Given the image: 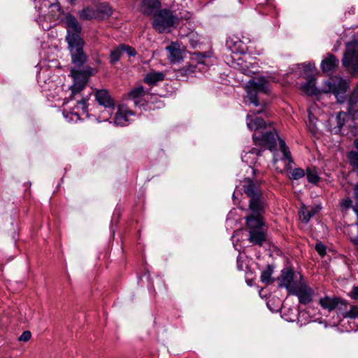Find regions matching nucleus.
<instances>
[{
  "instance_id": "1",
  "label": "nucleus",
  "mask_w": 358,
  "mask_h": 358,
  "mask_svg": "<svg viewBox=\"0 0 358 358\" xmlns=\"http://www.w3.org/2000/svg\"><path fill=\"white\" fill-rule=\"evenodd\" d=\"M350 89L349 83L342 78L335 77L324 83L322 90L324 93H332L338 103H347V113L353 120H358V84L347 99L346 93Z\"/></svg>"
},
{
  "instance_id": "2",
  "label": "nucleus",
  "mask_w": 358,
  "mask_h": 358,
  "mask_svg": "<svg viewBox=\"0 0 358 358\" xmlns=\"http://www.w3.org/2000/svg\"><path fill=\"white\" fill-rule=\"evenodd\" d=\"M277 138L279 140V145L281 152L283 154V160L285 164V169L289 171L288 177L290 180H297L305 176V171L301 168L292 169L290 164L294 163L292 158L291 153L289 148L286 145L285 142L280 139L276 131H266L262 134L259 136H256L255 134L252 136L254 143L256 145H259L264 148L272 150L276 147Z\"/></svg>"
},
{
  "instance_id": "3",
  "label": "nucleus",
  "mask_w": 358,
  "mask_h": 358,
  "mask_svg": "<svg viewBox=\"0 0 358 358\" xmlns=\"http://www.w3.org/2000/svg\"><path fill=\"white\" fill-rule=\"evenodd\" d=\"M65 24L67 29L66 40L72 62L76 67H81L87 61V56L83 50L85 41L80 35L81 26L78 20L71 15L66 17Z\"/></svg>"
},
{
  "instance_id": "4",
  "label": "nucleus",
  "mask_w": 358,
  "mask_h": 358,
  "mask_svg": "<svg viewBox=\"0 0 358 358\" xmlns=\"http://www.w3.org/2000/svg\"><path fill=\"white\" fill-rule=\"evenodd\" d=\"M180 18L168 9H161L153 15L152 25L159 33L170 32L171 29L178 24Z\"/></svg>"
},
{
  "instance_id": "5",
  "label": "nucleus",
  "mask_w": 358,
  "mask_h": 358,
  "mask_svg": "<svg viewBox=\"0 0 358 358\" xmlns=\"http://www.w3.org/2000/svg\"><path fill=\"white\" fill-rule=\"evenodd\" d=\"M243 182L244 192L250 199V210L251 212L259 213L262 208H264L262 192L259 185L248 178H245Z\"/></svg>"
},
{
  "instance_id": "6",
  "label": "nucleus",
  "mask_w": 358,
  "mask_h": 358,
  "mask_svg": "<svg viewBox=\"0 0 358 358\" xmlns=\"http://www.w3.org/2000/svg\"><path fill=\"white\" fill-rule=\"evenodd\" d=\"M246 101H249L255 106L262 105L258 99L259 94H266L269 90V81L264 77L250 79L246 85Z\"/></svg>"
},
{
  "instance_id": "7",
  "label": "nucleus",
  "mask_w": 358,
  "mask_h": 358,
  "mask_svg": "<svg viewBox=\"0 0 358 358\" xmlns=\"http://www.w3.org/2000/svg\"><path fill=\"white\" fill-rule=\"evenodd\" d=\"M343 65L353 76L358 74V42L348 43L342 60Z\"/></svg>"
},
{
  "instance_id": "8",
  "label": "nucleus",
  "mask_w": 358,
  "mask_h": 358,
  "mask_svg": "<svg viewBox=\"0 0 358 358\" xmlns=\"http://www.w3.org/2000/svg\"><path fill=\"white\" fill-rule=\"evenodd\" d=\"M87 101V99L85 98L78 101L76 109L81 108L82 114L85 115L87 117L90 116V112H93L92 115L96 117L98 122L108 121L115 111V104H112L111 107H110V110H108L106 106L99 108V109L94 108L93 109L91 108L89 110Z\"/></svg>"
},
{
  "instance_id": "9",
  "label": "nucleus",
  "mask_w": 358,
  "mask_h": 358,
  "mask_svg": "<svg viewBox=\"0 0 358 358\" xmlns=\"http://www.w3.org/2000/svg\"><path fill=\"white\" fill-rule=\"evenodd\" d=\"M302 275H300L298 284L289 294L296 296L301 304L306 305L313 301L315 292L305 281L302 280Z\"/></svg>"
},
{
  "instance_id": "10",
  "label": "nucleus",
  "mask_w": 358,
  "mask_h": 358,
  "mask_svg": "<svg viewBox=\"0 0 358 358\" xmlns=\"http://www.w3.org/2000/svg\"><path fill=\"white\" fill-rule=\"evenodd\" d=\"M249 38L241 37L238 35H232L227 38L226 41L227 48L234 54H245L248 51V43Z\"/></svg>"
},
{
  "instance_id": "11",
  "label": "nucleus",
  "mask_w": 358,
  "mask_h": 358,
  "mask_svg": "<svg viewBox=\"0 0 358 358\" xmlns=\"http://www.w3.org/2000/svg\"><path fill=\"white\" fill-rule=\"evenodd\" d=\"M294 271L290 268H287L282 270L280 275L278 278V286L285 287L288 294L293 290L299 282V281H294Z\"/></svg>"
},
{
  "instance_id": "12",
  "label": "nucleus",
  "mask_w": 358,
  "mask_h": 358,
  "mask_svg": "<svg viewBox=\"0 0 358 358\" xmlns=\"http://www.w3.org/2000/svg\"><path fill=\"white\" fill-rule=\"evenodd\" d=\"M348 115L347 113L343 111L337 113L336 115H331L328 120V130L335 134L340 133L348 120Z\"/></svg>"
},
{
  "instance_id": "13",
  "label": "nucleus",
  "mask_w": 358,
  "mask_h": 358,
  "mask_svg": "<svg viewBox=\"0 0 358 358\" xmlns=\"http://www.w3.org/2000/svg\"><path fill=\"white\" fill-rule=\"evenodd\" d=\"M124 53L127 54L128 57H135L137 55L136 50L133 47L127 44H120L110 51V63L113 65L115 64L120 61Z\"/></svg>"
},
{
  "instance_id": "14",
  "label": "nucleus",
  "mask_w": 358,
  "mask_h": 358,
  "mask_svg": "<svg viewBox=\"0 0 358 358\" xmlns=\"http://www.w3.org/2000/svg\"><path fill=\"white\" fill-rule=\"evenodd\" d=\"M319 304L323 309L329 312H331L334 310H343L346 308L347 306L345 301L341 298L336 296L330 297L329 296L321 298Z\"/></svg>"
},
{
  "instance_id": "15",
  "label": "nucleus",
  "mask_w": 358,
  "mask_h": 358,
  "mask_svg": "<svg viewBox=\"0 0 358 358\" xmlns=\"http://www.w3.org/2000/svg\"><path fill=\"white\" fill-rule=\"evenodd\" d=\"M95 100L98 103V106L95 107V109L102 108V106H108L107 108L110 110L112 104H115L113 99L110 95V93L106 90H99L94 93Z\"/></svg>"
},
{
  "instance_id": "16",
  "label": "nucleus",
  "mask_w": 358,
  "mask_h": 358,
  "mask_svg": "<svg viewBox=\"0 0 358 358\" xmlns=\"http://www.w3.org/2000/svg\"><path fill=\"white\" fill-rule=\"evenodd\" d=\"M263 111V109L252 111V114L247 115V126L250 130L256 131L265 127L266 123L262 117H257V115L261 114Z\"/></svg>"
},
{
  "instance_id": "17",
  "label": "nucleus",
  "mask_w": 358,
  "mask_h": 358,
  "mask_svg": "<svg viewBox=\"0 0 358 358\" xmlns=\"http://www.w3.org/2000/svg\"><path fill=\"white\" fill-rule=\"evenodd\" d=\"M264 208H262L259 213L252 212V215L246 217V226L250 229H263L264 222L262 220V213Z\"/></svg>"
},
{
  "instance_id": "18",
  "label": "nucleus",
  "mask_w": 358,
  "mask_h": 358,
  "mask_svg": "<svg viewBox=\"0 0 358 358\" xmlns=\"http://www.w3.org/2000/svg\"><path fill=\"white\" fill-rule=\"evenodd\" d=\"M169 52L168 59L171 63H178L183 59V51L178 43L172 42L166 48Z\"/></svg>"
},
{
  "instance_id": "19",
  "label": "nucleus",
  "mask_w": 358,
  "mask_h": 358,
  "mask_svg": "<svg viewBox=\"0 0 358 358\" xmlns=\"http://www.w3.org/2000/svg\"><path fill=\"white\" fill-rule=\"evenodd\" d=\"M133 115L134 113L127 108H120L115 113L114 124L121 127L126 126L129 122V116Z\"/></svg>"
},
{
  "instance_id": "20",
  "label": "nucleus",
  "mask_w": 358,
  "mask_h": 358,
  "mask_svg": "<svg viewBox=\"0 0 358 358\" xmlns=\"http://www.w3.org/2000/svg\"><path fill=\"white\" fill-rule=\"evenodd\" d=\"M161 6L158 0H143L141 5V10L142 13L146 16L155 14V10Z\"/></svg>"
},
{
  "instance_id": "21",
  "label": "nucleus",
  "mask_w": 358,
  "mask_h": 358,
  "mask_svg": "<svg viewBox=\"0 0 358 358\" xmlns=\"http://www.w3.org/2000/svg\"><path fill=\"white\" fill-rule=\"evenodd\" d=\"M249 241L253 245L262 246L266 241V235L263 229L249 230Z\"/></svg>"
},
{
  "instance_id": "22",
  "label": "nucleus",
  "mask_w": 358,
  "mask_h": 358,
  "mask_svg": "<svg viewBox=\"0 0 358 358\" xmlns=\"http://www.w3.org/2000/svg\"><path fill=\"white\" fill-rule=\"evenodd\" d=\"M339 64V60L333 55L329 54L321 62V69L323 72L334 71Z\"/></svg>"
},
{
  "instance_id": "23",
  "label": "nucleus",
  "mask_w": 358,
  "mask_h": 358,
  "mask_svg": "<svg viewBox=\"0 0 358 358\" xmlns=\"http://www.w3.org/2000/svg\"><path fill=\"white\" fill-rule=\"evenodd\" d=\"M315 78H309L305 83L301 84V90L309 96L317 95L319 90L315 86Z\"/></svg>"
},
{
  "instance_id": "24",
  "label": "nucleus",
  "mask_w": 358,
  "mask_h": 358,
  "mask_svg": "<svg viewBox=\"0 0 358 358\" xmlns=\"http://www.w3.org/2000/svg\"><path fill=\"white\" fill-rule=\"evenodd\" d=\"M145 92L143 86L136 87L128 92V99L134 101L135 105L139 104V99L145 96Z\"/></svg>"
},
{
  "instance_id": "25",
  "label": "nucleus",
  "mask_w": 358,
  "mask_h": 358,
  "mask_svg": "<svg viewBox=\"0 0 358 358\" xmlns=\"http://www.w3.org/2000/svg\"><path fill=\"white\" fill-rule=\"evenodd\" d=\"M344 233L348 236L353 244L358 245V229L355 224H348L345 227Z\"/></svg>"
},
{
  "instance_id": "26",
  "label": "nucleus",
  "mask_w": 358,
  "mask_h": 358,
  "mask_svg": "<svg viewBox=\"0 0 358 358\" xmlns=\"http://www.w3.org/2000/svg\"><path fill=\"white\" fill-rule=\"evenodd\" d=\"M164 79V74L162 72H150L146 74L144 81L147 84L153 85Z\"/></svg>"
},
{
  "instance_id": "27",
  "label": "nucleus",
  "mask_w": 358,
  "mask_h": 358,
  "mask_svg": "<svg viewBox=\"0 0 358 358\" xmlns=\"http://www.w3.org/2000/svg\"><path fill=\"white\" fill-rule=\"evenodd\" d=\"M72 76L73 77L75 82L71 87L73 93H78L80 92L85 86V80H82L80 82L77 81L76 79L78 78L80 72L78 70L72 69L71 71Z\"/></svg>"
},
{
  "instance_id": "28",
  "label": "nucleus",
  "mask_w": 358,
  "mask_h": 358,
  "mask_svg": "<svg viewBox=\"0 0 358 358\" xmlns=\"http://www.w3.org/2000/svg\"><path fill=\"white\" fill-rule=\"evenodd\" d=\"M354 145L355 148L358 150V138L355 140ZM348 157L350 164L357 169L358 175V152L354 150L350 151L348 152Z\"/></svg>"
},
{
  "instance_id": "29",
  "label": "nucleus",
  "mask_w": 358,
  "mask_h": 358,
  "mask_svg": "<svg viewBox=\"0 0 358 358\" xmlns=\"http://www.w3.org/2000/svg\"><path fill=\"white\" fill-rule=\"evenodd\" d=\"M305 175L308 181L313 185H317L320 180L317 171L315 169L307 168Z\"/></svg>"
},
{
  "instance_id": "30",
  "label": "nucleus",
  "mask_w": 358,
  "mask_h": 358,
  "mask_svg": "<svg viewBox=\"0 0 358 358\" xmlns=\"http://www.w3.org/2000/svg\"><path fill=\"white\" fill-rule=\"evenodd\" d=\"M317 212L318 210L315 208H312L310 210H308L306 208H302L301 210L300 217L304 223H308L310 218L313 217Z\"/></svg>"
},
{
  "instance_id": "31",
  "label": "nucleus",
  "mask_w": 358,
  "mask_h": 358,
  "mask_svg": "<svg viewBox=\"0 0 358 358\" xmlns=\"http://www.w3.org/2000/svg\"><path fill=\"white\" fill-rule=\"evenodd\" d=\"M78 15L83 20H89L95 18L96 14L94 10L86 7L78 12Z\"/></svg>"
},
{
  "instance_id": "32",
  "label": "nucleus",
  "mask_w": 358,
  "mask_h": 358,
  "mask_svg": "<svg viewBox=\"0 0 358 358\" xmlns=\"http://www.w3.org/2000/svg\"><path fill=\"white\" fill-rule=\"evenodd\" d=\"M96 14H103L106 15L107 17L110 16L112 14V8L110 6L109 3L107 2L100 3L96 6Z\"/></svg>"
},
{
  "instance_id": "33",
  "label": "nucleus",
  "mask_w": 358,
  "mask_h": 358,
  "mask_svg": "<svg viewBox=\"0 0 358 358\" xmlns=\"http://www.w3.org/2000/svg\"><path fill=\"white\" fill-rule=\"evenodd\" d=\"M273 273V268L270 265H268L266 268L262 272L261 274V281L266 285L271 284L273 280L271 278V275Z\"/></svg>"
},
{
  "instance_id": "34",
  "label": "nucleus",
  "mask_w": 358,
  "mask_h": 358,
  "mask_svg": "<svg viewBox=\"0 0 358 358\" xmlns=\"http://www.w3.org/2000/svg\"><path fill=\"white\" fill-rule=\"evenodd\" d=\"M73 109L72 111H66L64 112V117L69 121V122H77L79 120L81 119L80 115L78 111L74 110Z\"/></svg>"
},
{
  "instance_id": "35",
  "label": "nucleus",
  "mask_w": 358,
  "mask_h": 358,
  "mask_svg": "<svg viewBox=\"0 0 358 358\" xmlns=\"http://www.w3.org/2000/svg\"><path fill=\"white\" fill-rule=\"evenodd\" d=\"M196 66L192 64L185 66L178 70V73L181 76H189L196 71Z\"/></svg>"
},
{
  "instance_id": "36",
  "label": "nucleus",
  "mask_w": 358,
  "mask_h": 358,
  "mask_svg": "<svg viewBox=\"0 0 358 358\" xmlns=\"http://www.w3.org/2000/svg\"><path fill=\"white\" fill-rule=\"evenodd\" d=\"M345 317H349L352 319H358V306H352L348 311L345 314Z\"/></svg>"
},
{
  "instance_id": "37",
  "label": "nucleus",
  "mask_w": 358,
  "mask_h": 358,
  "mask_svg": "<svg viewBox=\"0 0 358 358\" xmlns=\"http://www.w3.org/2000/svg\"><path fill=\"white\" fill-rule=\"evenodd\" d=\"M164 103L160 100L148 101L146 103V107L149 109L162 108L164 107Z\"/></svg>"
},
{
  "instance_id": "38",
  "label": "nucleus",
  "mask_w": 358,
  "mask_h": 358,
  "mask_svg": "<svg viewBox=\"0 0 358 358\" xmlns=\"http://www.w3.org/2000/svg\"><path fill=\"white\" fill-rule=\"evenodd\" d=\"M315 249L321 257H324L326 255V246L323 243H316Z\"/></svg>"
},
{
  "instance_id": "39",
  "label": "nucleus",
  "mask_w": 358,
  "mask_h": 358,
  "mask_svg": "<svg viewBox=\"0 0 358 358\" xmlns=\"http://www.w3.org/2000/svg\"><path fill=\"white\" fill-rule=\"evenodd\" d=\"M194 55L196 56V59L198 60L199 64H203L204 59L209 57L207 52H194Z\"/></svg>"
},
{
  "instance_id": "40",
  "label": "nucleus",
  "mask_w": 358,
  "mask_h": 358,
  "mask_svg": "<svg viewBox=\"0 0 358 358\" xmlns=\"http://www.w3.org/2000/svg\"><path fill=\"white\" fill-rule=\"evenodd\" d=\"M352 200L349 197H347L345 199H343L341 201V207L347 209V208H349L351 206H353L352 205Z\"/></svg>"
},
{
  "instance_id": "41",
  "label": "nucleus",
  "mask_w": 358,
  "mask_h": 358,
  "mask_svg": "<svg viewBox=\"0 0 358 358\" xmlns=\"http://www.w3.org/2000/svg\"><path fill=\"white\" fill-rule=\"evenodd\" d=\"M31 332L29 331H24L19 337V341L27 342L31 338Z\"/></svg>"
},
{
  "instance_id": "42",
  "label": "nucleus",
  "mask_w": 358,
  "mask_h": 358,
  "mask_svg": "<svg viewBox=\"0 0 358 358\" xmlns=\"http://www.w3.org/2000/svg\"><path fill=\"white\" fill-rule=\"evenodd\" d=\"M263 152L262 148H252L250 150L248 151V153L256 155L257 156H259L262 155V152Z\"/></svg>"
},
{
  "instance_id": "43",
  "label": "nucleus",
  "mask_w": 358,
  "mask_h": 358,
  "mask_svg": "<svg viewBox=\"0 0 358 358\" xmlns=\"http://www.w3.org/2000/svg\"><path fill=\"white\" fill-rule=\"evenodd\" d=\"M354 199L355 204L354 206L358 207V183L355 185L354 187Z\"/></svg>"
},
{
  "instance_id": "44",
  "label": "nucleus",
  "mask_w": 358,
  "mask_h": 358,
  "mask_svg": "<svg viewBox=\"0 0 358 358\" xmlns=\"http://www.w3.org/2000/svg\"><path fill=\"white\" fill-rule=\"evenodd\" d=\"M350 297L354 299H358V287H354L352 289L350 294Z\"/></svg>"
},
{
  "instance_id": "45",
  "label": "nucleus",
  "mask_w": 358,
  "mask_h": 358,
  "mask_svg": "<svg viewBox=\"0 0 358 358\" xmlns=\"http://www.w3.org/2000/svg\"><path fill=\"white\" fill-rule=\"evenodd\" d=\"M50 7L52 8V9H56L57 11H60L61 10V7H60V5L58 3H52Z\"/></svg>"
},
{
  "instance_id": "46",
  "label": "nucleus",
  "mask_w": 358,
  "mask_h": 358,
  "mask_svg": "<svg viewBox=\"0 0 358 358\" xmlns=\"http://www.w3.org/2000/svg\"><path fill=\"white\" fill-rule=\"evenodd\" d=\"M352 209L355 212V213L356 214V216H357V221L355 223L356 225H357V227L358 229V207L357 206H352Z\"/></svg>"
},
{
  "instance_id": "47",
  "label": "nucleus",
  "mask_w": 358,
  "mask_h": 358,
  "mask_svg": "<svg viewBox=\"0 0 358 358\" xmlns=\"http://www.w3.org/2000/svg\"><path fill=\"white\" fill-rule=\"evenodd\" d=\"M190 43L193 48H195L196 47V43L192 39L190 40Z\"/></svg>"
},
{
  "instance_id": "48",
  "label": "nucleus",
  "mask_w": 358,
  "mask_h": 358,
  "mask_svg": "<svg viewBox=\"0 0 358 358\" xmlns=\"http://www.w3.org/2000/svg\"><path fill=\"white\" fill-rule=\"evenodd\" d=\"M190 17V14L189 13H187L186 15L185 16V19H189Z\"/></svg>"
},
{
  "instance_id": "49",
  "label": "nucleus",
  "mask_w": 358,
  "mask_h": 358,
  "mask_svg": "<svg viewBox=\"0 0 358 358\" xmlns=\"http://www.w3.org/2000/svg\"><path fill=\"white\" fill-rule=\"evenodd\" d=\"M252 169V172H253L254 175H255V170L253 169Z\"/></svg>"
},
{
  "instance_id": "50",
  "label": "nucleus",
  "mask_w": 358,
  "mask_h": 358,
  "mask_svg": "<svg viewBox=\"0 0 358 358\" xmlns=\"http://www.w3.org/2000/svg\"><path fill=\"white\" fill-rule=\"evenodd\" d=\"M273 162H274V164H275V163L277 162V160H276V159H274V160H273Z\"/></svg>"
},
{
  "instance_id": "51",
  "label": "nucleus",
  "mask_w": 358,
  "mask_h": 358,
  "mask_svg": "<svg viewBox=\"0 0 358 358\" xmlns=\"http://www.w3.org/2000/svg\"><path fill=\"white\" fill-rule=\"evenodd\" d=\"M357 250H358V245H357Z\"/></svg>"
}]
</instances>
